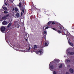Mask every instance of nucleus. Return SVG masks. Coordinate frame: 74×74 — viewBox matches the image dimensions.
Masks as SVG:
<instances>
[{
	"mask_svg": "<svg viewBox=\"0 0 74 74\" xmlns=\"http://www.w3.org/2000/svg\"><path fill=\"white\" fill-rule=\"evenodd\" d=\"M16 16H17V17H18V16H19V13H17L16 14Z\"/></svg>",
	"mask_w": 74,
	"mask_h": 74,
	"instance_id": "15",
	"label": "nucleus"
},
{
	"mask_svg": "<svg viewBox=\"0 0 74 74\" xmlns=\"http://www.w3.org/2000/svg\"><path fill=\"white\" fill-rule=\"evenodd\" d=\"M11 25H12V23H11V22H10L8 24V25L7 27H8V28H9V27H10Z\"/></svg>",
	"mask_w": 74,
	"mask_h": 74,
	"instance_id": "5",
	"label": "nucleus"
},
{
	"mask_svg": "<svg viewBox=\"0 0 74 74\" xmlns=\"http://www.w3.org/2000/svg\"><path fill=\"white\" fill-rule=\"evenodd\" d=\"M58 29H59V28H58Z\"/></svg>",
	"mask_w": 74,
	"mask_h": 74,
	"instance_id": "43",
	"label": "nucleus"
},
{
	"mask_svg": "<svg viewBox=\"0 0 74 74\" xmlns=\"http://www.w3.org/2000/svg\"><path fill=\"white\" fill-rule=\"evenodd\" d=\"M68 43L70 45H71V46H73V43L70 42V40H68Z\"/></svg>",
	"mask_w": 74,
	"mask_h": 74,
	"instance_id": "9",
	"label": "nucleus"
},
{
	"mask_svg": "<svg viewBox=\"0 0 74 74\" xmlns=\"http://www.w3.org/2000/svg\"><path fill=\"white\" fill-rule=\"evenodd\" d=\"M15 11L16 12H18V8L16 7L15 8Z\"/></svg>",
	"mask_w": 74,
	"mask_h": 74,
	"instance_id": "16",
	"label": "nucleus"
},
{
	"mask_svg": "<svg viewBox=\"0 0 74 74\" xmlns=\"http://www.w3.org/2000/svg\"><path fill=\"white\" fill-rule=\"evenodd\" d=\"M74 54V52H71V55H73Z\"/></svg>",
	"mask_w": 74,
	"mask_h": 74,
	"instance_id": "21",
	"label": "nucleus"
},
{
	"mask_svg": "<svg viewBox=\"0 0 74 74\" xmlns=\"http://www.w3.org/2000/svg\"><path fill=\"white\" fill-rule=\"evenodd\" d=\"M42 49L38 51H36V52L37 54H38V55H41L42 53Z\"/></svg>",
	"mask_w": 74,
	"mask_h": 74,
	"instance_id": "3",
	"label": "nucleus"
},
{
	"mask_svg": "<svg viewBox=\"0 0 74 74\" xmlns=\"http://www.w3.org/2000/svg\"><path fill=\"white\" fill-rule=\"evenodd\" d=\"M30 49V47H29L28 50V51H29V50Z\"/></svg>",
	"mask_w": 74,
	"mask_h": 74,
	"instance_id": "36",
	"label": "nucleus"
},
{
	"mask_svg": "<svg viewBox=\"0 0 74 74\" xmlns=\"http://www.w3.org/2000/svg\"><path fill=\"white\" fill-rule=\"evenodd\" d=\"M66 74H69V73H68V72H66Z\"/></svg>",
	"mask_w": 74,
	"mask_h": 74,
	"instance_id": "40",
	"label": "nucleus"
},
{
	"mask_svg": "<svg viewBox=\"0 0 74 74\" xmlns=\"http://www.w3.org/2000/svg\"><path fill=\"white\" fill-rule=\"evenodd\" d=\"M21 11L23 12V13H24V12H25V11H24V8H22L21 9Z\"/></svg>",
	"mask_w": 74,
	"mask_h": 74,
	"instance_id": "14",
	"label": "nucleus"
},
{
	"mask_svg": "<svg viewBox=\"0 0 74 74\" xmlns=\"http://www.w3.org/2000/svg\"><path fill=\"white\" fill-rule=\"evenodd\" d=\"M25 41L27 42V39L26 38L25 39Z\"/></svg>",
	"mask_w": 74,
	"mask_h": 74,
	"instance_id": "39",
	"label": "nucleus"
},
{
	"mask_svg": "<svg viewBox=\"0 0 74 74\" xmlns=\"http://www.w3.org/2000/svg\"><path fill=\"white\" fill-rule=\"evenodd\" d=\"M72 32H74V27L72 28Z\"/></svg>",
	"mask_w": 74,
	"mask_h": 74,
	"instance_id": "24",
	"label": "nucleus"
},
{
	"mask_svg": "<svg viewBox=\"0 0 74 74\" xmlns=\"http://www.w3.org/2000/svg\"><path fill=\"white\" fill-rule=\"evenodd\" d=\"M18 22V21H15L14 22V24H16Z\"/></svg>",
	"mask_w": 74,
	"mask_h": 74,
	"instance_id": "29",
	"label": "nucleus"
},
{
	"mask_svg": "<svg viewBox=\"0 0 74 74\" xmlns=\"http://www.w3.org/2000/svg\"><path fill=\"white\" fill-rule=\"evenodd\" d=\"M62 66H63V64H61L60 65V66H59V69H60L61 68H62Z\"/></svg>",
	"mask_w": 74,
	"mask_h": 74,
	"instance_id": "18",
	"label": "nucleus"
},
{
	"mask_svg": "<svg viewBox=\"0 0 74 74\" xmlns=\"http://www.w3.org/2000/svg\"><path fill=\"white\" fill-rule=\"evenodd\" d=\"M48 28H49V27H45V29H48Z\"/></svg>",
	"mask_w": 74,
	"mask_h": 74,
	"instance_id": "31",
	"label": "nucleus"
},
{
	"mask_svg": "<svg viewBox=\"0 0 74 74\" xmlns=\"http://www.w3.org/2000/svg\"><path fill=\"white\" fill-rule=\"evenodd\" d=\"M52 24L53 25H55V23L54 22H53L52 23Z\"/></svg>",
	"mask_w": 74,
	"mask_h": 74,
	"instance_id": "33",
	"label": "nucleus"
},
{
	"mask_svg": "<svg viewBox=\"0 0 74 74\" xmlns=\"http://www.w3.org/2000/svg\"><path fill=\"white\" fill-rule=\"evenodd\" d=\"M8 16H9V14H8L5 16H4V17H7Z\"/></svg>",
	"mask_w": 74,
	"mask_h": 74,
	"instance_id": "20",
	"label": "nucleus"
},
{
	"mask_svg": "<svg viewBox=\"0 0 74 74\" xmlns=\"http://www.w3.org/2000/svg\"><path fill=\"white\" fill-rule=\"evenodd\" d=\"M53 74H57L56 72L55 71H54L53 72Z\"/></svg>",
	"mask_w": 74,
	"mask_h": 74,
	"instance_id": "25",
	"label": "nucleus"
},
{
	"mask_svg": "<svg viewBox=\"0 0 74 74\" xmlns=\"http://www.w3.org/2000/svg\"><path fill=\"white\" fill-rule=\"evenodd\" d=\"M13 11H14L15 10V8H13L12 9Z\"/></svg>",
	"mask_w": 74,
	"mask_h": 74,
	"instance_id": "38",
	"label": "nucleus"
},
{
	"mask_svg": "<svg viewBox=\"0 0 74 74\" xmlns=\"http://www.w3.org/2000/svg\"><path fill=\"white\" fill-rule=\"evenodd\" d=\"M5 17H3L2 18V19H5Z\"/></svg>",
	"mask_w": 74,
	"mask_h": 74,
	"instance_id": "28",
	"label": "nucleus"
},
{
	"mask_svg": "<svg viewBox=\"0 0 74 74\" xmlns=\"http://www.w3.org/2000/svg\"><path fill=\"white\" fill-rule=\"evenodd\" d=\"M47 12H49V11L48 10L47 11Z\"/></svg>",
	"mask_w": 74,
	"mask_h": 74,
	"instance_id": "41",
	"label": "nucleus"
},
{
	"mask_svg": "<svg viewBox=\"0 0 74 74\" xmlns=\"http://www.w3.org/2000/svg\"><path fill=\"white\" fill-rule=\"evenodd\" d=\"M5 30V27L4 26H2L1 27V31L2 33H4V31Z\"/></svg>",
	"mask_w": 74,
	"mask_h": 74,
	"instance_id": "4",
	"label": "nucleus"
},
{
	"mask_svg": "<svg viewBox=\"0 0 74 74\" xmlns=\"http://www.w3.org/2000/svg\"><path fill=\"white\" fill-rule=\"evenodd\" d=\"M48 44H49V42H48V41H46L45 43V46H48Z\"/></svg>",
	"mask_w": 74,
	"mask_h": 74,
	"instance_id": "7",
	"label": "nucleus"
},
{
	"mask_svg": "<svg viewBox=\"0 0 74 74\" xmlns=\"http://www.w3.org/2000/svg\"><path fill=\"white\" fill-rule=\"evenodd\" d=\"M2 25H7V22L6 21H3L2 23Z\"/></svg>",
	"mask_w": 74,
	"mask_h": 74,
	"instance_id": "11",
	"label": "nucleus"
},
{
	"mask_svg": "<svg viewBox=\"0 0 74 74\" xmlns=\"http://www.w3.org/2000/svg\"><path fill=\"white\" fill-rule=\"evenodd\" d=\"M18 5V7H19V8H21V7H22V3H21V1H20V3L18 5Z\"/></svg>",
	"mask_w": 74,
	"mask_h": 74,
	"instance_id": "8",
	"label": "nucleus"
},
{
	"mask_svg": "<svg viewBox=\"0 0 74 74\" xmlns=\"http://www.w3.org/2000/svg\"><path fill=\"white\" fill-rule=\"evenodd\" d=\"M46 33H47V32L45 31H44V34H46Z\"/></svg>",
	"mask_w": 74,
	"mask_h": 74,
	"instance_id": "34",
	"label": "nucleus"
},
{
	"mask_svg": "<svg viewBox=\"0 0 74 74\" xmlns=\"http://www.w3.org/2000/svg\"><path fill=\"white\" fill-rule=\"evenodd\" d=\"M3 9L5 11H7V8L5 7H3Z\"/></svg>",
	"mask_w": 74,
	"mask_h": 74,
	"instance_id": "13",
	"label": "nucleus"
},
{
	"mask_svg": "<svg viewBox=\"0 0 74 74\" xmlns=\"http://www.w3.org/2000/svg\"><path fill=\"white\" fill-rule=\"evenodd\" d=\"M58 27L59 29H61V30H62V33L64 34V35H66V34H67V30L63 29V27L62 25H60L59 26H58Z\"/></svg>",
	"mask_w": 74,
	"mask_h": 74,
	"instance_id": "1",
	"label": "nucleus"
},
{
	"mask_svg": "<svg viewBox=\"0 0 74 74\" xmlns=\"http://www.w3.org/2000/svg\"><path fill=\"white\" fill-rule=\"evenodd\" d=\"M41 11H42V10L41 9H38L37 11V12L38 13L37 14L38 16L40 18L41 16V15L40 14L41 13Z\"/></svg>",
	"mask_w": 74,
	"mask_h": 74,
	"instance_id": "2",
	"label": "nucleus"
},
{
	"mask_svg": "<svg viewBox=\"0 0 74 74\" xmlns=\"http://www.w3.org/2000/svg\"><path fill=\"white\" fill-rule=\"evenodd\" d=\"M51 23H52V21H49L47 23V25H51Z\"/></svg>",
	"mask_w": 74,
	"mask_h": 74,
	"instance_id": "17",
	"label": "nucleus"
},
{
	"mask_svg": "<svg viewBox=\"0 0 74 74\" xmlns=\"http://www.w3.org/2000/svg\"><path fill=\"white\" fill-rule=\"evenodd\" d=\"M52 29H53V30H55V31H57V30H56V29H55V28H52Z\"/></svg>",
	"mask_w": 74,
	"mask_h": 74,
	"instance_id": "27",
	"label": "nucleus"
},
{
	"mask_svg": "<svg viewBox=\"0 0 74 74\" xmlns=\"http://www.w3.org/2000/svg\"><path fill=\"white\" fill-rule=\"evenodd\" d=\"M4 3H5V2L4 1Z\"/></svg>",
	"mask_w": 74,
	"mask_h": 74,
	"instance_id": "44",
	"label": "nucleus"
},
{
	"mask_svg": "<svg viewBox=\"0 0 74 74\" xmlns=\"http://www.w3.org/2000/svg\"><path fill=\"white\" fill-rule=\"evenodd\" d=\"M34 49H36L37 48V46L36 45H34Z\"/></svg>",
	"mask_w": 74,
	"mask_h": 74,
	"instance_id": "22",
	"label": "nucleus"
},
{
	"mask_svg": "<svg viewBox=\"0 0 74 74\" xmlns=\"http://www.w3.org/2000/svg\"><path fill=\"white\" fill-rule=\"evenodd\" d=\"M62 29H60V31L59 30H57L56 32L60 34L61 33H62Z\"/></svg>",
	"mask_w": 74,
	"mask_h": 74,
	"instance_id": "10",
	"label": "nucleus"
},
{
	"mask_svg": "<svg viewBox=\"0 0 74 74\" xmlns=\"http://www.w3.org/2000/svg\"><path fill=\"white\" fill-rule=\"evenodd\" d=\"M69 71H70V73H73L74 72V70L73 69L71 68H70L69 69Z\"/></svg>",
	"mask_w": 74,
	"mask_h": 74,
	"instance_id": "6",
	"label": "nucleus"
},
{
	"mask_svg": "<svg viewBox=\"0 0 74 74\" xmlns=\"http://www.w3.org/2000/svg\"><path fill=\"white\" fill-rule=\"evenodd\" d=\"M29 35L27 34L26 35V37L28 38V37H29Z\"/></svg>",
	"mask_w": 74,
	"mask_h": 74,
	"instance_id": "32",
	"label": "nucleus"
},
{
	"mask_svg": "<svg viewBox=\"0 0 74 74\" xmlns=\"http://www.w3.org/2000/svg\"><path fill=\"white\" fill-rule=\"evenodd\" d=\"M18 28H19V26H18Z\"/></svg>",
	"mask_w": 74,
	"mask_h": 74,
	"instance_id": "42",
	"label": "nucleus"
},
{
	"mask_svg": "<svg viewBox=\"0 0 74 74\" xmlns=\"http://www.w3.org/2000/svg\"><path fill=\"white\" fill-rule=\"evenodd\" d=\"M22 15H23V13L22 12L21 13V16H22Z\"/></svg>",
	"mask_w": 74,
	"mask_h": 74,
	"instance_id": "35",
	"label": "nucleus"
},
{
	"mask_svg": "<svg viewBox=\"0 0 74 74\" xmlns=\"http://www.w3.org/2000/svg\"><path fill=\"white\" fill-rule=\"evenodd\" d=\"M57 61H58V60H57V59H55L54 60V62H57Z\"/></svg>",
	"mask_w": 74,
	"mask_h": 74,
	"instance_id": "23",
	"label": "nucleus"
},
{
	"mask_svg": "<svg viewBox=\"0 0 74 74\" xmlns=\"http://www.w3.org/2000/svg\"><path fill=\"white\" fill-rule=\"evenodd\" d=\"M5 5H7V3H5Z\"/></svg>",
	"mask_w": 74,
	"mask_h": 74,
	"instance_id": "37",
	"label": "nucleus"
},
{
	"mask_svg": "<svg viewBox=\"0 0 74 74\" xmlns=\"http://www.w3.org/2000/svg\"><path fill=\"white\" fill-rule=\"evenodd\" d=\"M71 52H70V51H69V52H68V53H69V55H71Z\"/></svg>",
	"mask_w": 74,
	"mask_h": 74,
	"instance_id": "30",
	"label": "nucleus"
},
{
	"mask_svg": "<svg viewBox=\"0 0 74 74\" xmlns=\"http://www.w3.org/2000/svg\"><path fill=\"white\" fill-rule=\"evenodd\" d=\"M66 61L67 62H70V60H68V59L66 60Z\"/></svg>",
	"mask_w": 74,
	"mask_h": 74,
	"instance_id": "26",
	"label": "nucleus"
},
{
	"mask_svg": "<svg viewBox=\"0 0 74 74\" xmlns=\"http://www.w3.org/2000/svg\"><path fill=\"white\" fill-rule=\"evenodd\" d=\"M50 67L51 69V70H53V65H51Z\"/></svg>",
	"mask_w": 74,
	"mask_h": 74,
	"instance_id": "12",
	"label": "nucleus"
},
{
	"mask_svg": "<svg viewBox=\"0 0 74 74\" xmlns=\"http://www.w3.org/2000/svg\"><path fill=\"white\" fill-rule=\"evenodd\" d=\"M4 14H8V12L6 11H4L3 12Z\"/></svg>",
	"mask_w": 74,
	"mask_h": 74,
	"instance_id": "19",
	"label": "nucleus"
}]
</instances>
